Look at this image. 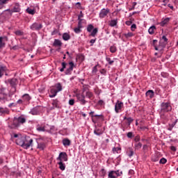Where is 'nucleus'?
<instances>
[{
  "label": "nucleus",
  "mask_w": 178,
  "mask_h": 178,
  "mask_svg": "<svg viewBox=\"0 0 178 178\" xmlns=\"http://www.w3.org/2000/svg\"><path fill=\"white\" fill-rule=\"evenodd\" d=\"M97 104H98V105H104V102H103V100H99Z\"/></svg>",
  "instance_id": "64"
},
{
  "label": "nucleus",
  "mask_w": 178,
  "mask_h": 178,
  "mask_svg": "<svg viewBox=\"0 0 178 178\" xmlns=\"http://www.w3.org/2000/svg\"><path fill=\"white\" fill-rule=\"evenodd\" d=\"M116 24H118V20H116V19H113L110 22L111 27H115V26H116Z\"/></svg>",
  "instance_id": "39"
},
{
  "label": "nucleus",
  "mask_w": 178,
  "mask_h": 178,
  "mask_svg": "<svg viewBox=\"0 0 178 178\" xmlns=\"http://www.w3.org/2000/svg\"><path fill=\"white\" fill-rule=\"evenodd\" d=\"M66 65H67V63H65V62H63L62 63V68L63 69H66Z\"/></svg>",
  "instance_id": "60"
},
{
  "label": "nucleus",
  "mask_w": 178,
  "mask_h": 178,
  "mask_svg": "<svg viewBox=\"0 0 178 178\" xmlns=\"http://www.w3.org/2000/svg\"><path fill=\"white\" fill-rule=\"evenodd\" d=\"M6 70H8V68L6 66L0 65V77L3 76V72H6Z\"/></svg>",
  "instance_id": "25"
},
{
  "label": "nucleus",
  "mask_w": 178,
  "mask_h": 178,
  "mask_svg": "<svg viewBox=\"0 0 178 178\" xmlns=\"http://www.w3.org/2000/svg\"><path fill=\"white\" fill-rule=\"evenodd\" d=\"M56 87V90L57 91V92H59V91H62V85L60 84V83H58L55 85Z\"/></svg>",
  "instance_id": "36"
},
{
  "label": "nucleus",
  "mask_w": 178,
  "mask_h": 178,
  "mask_svg": "<svg viewBox=\"0 0 178 178\" xmlns=\"http://www.w3.org/2000/svg\"><path fill=\"white\" fill-rule=\"evenodd\" d=\"M24 141V139L23 138H18L16 140V144H17V145H20V147H23Z\"/></svg>",
  "instance_id": "21"
},
{
  "label": "nucleus",
  "mask_w": 178,
  "mask_h": 178,
  "mask_svg": "<svg viewBox=\"0 0 178 178\" xmlns=\"http://www.w3.org/2000/svg\"><path fill=\"white\" fill-rule=\"evenodd\" d=\"M155 30H156V26H152L149 29V30H148V31H149V34H154V33H155Z\"/></svg>",
  "instance_id": "33"
},
{
  "label": "nucleus",
  "mask_w": 178,
  "mask_h": 178,
  "mask_svg": "<svg viewBox=\"0 0 178 178\" xmlns=\"http://www.w3.org/2000/svg\"><path fill=\"white\" fill-rule=\"evenodd\" d=\"M70 67L65 71V74H70V72L73 71V67L74 66V63L71 61L69 63Z\"/></svg>",
  "instance_id": "16"
},
{
  "label": "nucleus",
  "mask_w": 178,
  "mask_h": 178,
  "mask_svg": "<svg viewBox=\"0 0 178 178\" xmlns=\"http://www.w3.org/2000/svg\"><path fill=\"white\" fill-rule=\"evenodd\" d=\"M9 129H17L19 127V124L17 122V118L15 117L13 121L8 123Z\"/></svg>",
  "instance_id": "4"
},
{
  "label": "nucleus",
  "mask_w": 178,
  "mask_h": 178,
  "mask_svg": "<svg viewBox=\"0 0 178 178\" xmlns=\"http://www.w3.org/2000/svg\"><path fill=\"white\" fill-rule=\"evenodd\" d=\"M141 147H143V144H141V143H136L135 144V149H140V148H141Z\"/></svg>",
  "instance_id": "44"
},
{
  "label": "nucleus",
  "mask_w": 178,
  "mask_h": 178,
  "mask_svg": "<svg viewBox=\"0 0 178 178\" xmlns=\"http://www.w3.org/2000/svg\"><path fill=\"white\" fill-rule=\"evenodd\" d=\"M127 153L128 156H129V158H131V156H133V155L134 154V151H133V149L129 148Z\"/></svg>",
  "instance_id": "34"
},
{
  "label": "nucleus",
  "mask_w": 178,
  "mask_h": 178,
  "mask_svg": "<svg viewBox=\"0 0 178 178\" xmlns=\"http://www.w3.org/2000/svg\"><path fill=\"white\" fill-rule=\"evenodd\" d=\"M69 105H71V106L74 105V99H70Z\"/></svg>",
  "instance_id": "55"
},
{
  "label": "nucleus",
  "mask_w": 178,
  "mask_h": 178,
  "mask_svg": "<svg viewBox=\"0 0 178 178\" xmlns=\"http://www.w3.org/2000/svg\"><path fill=\"white\" fill-rule=\"evenodd\" d=\"M30 29L31 30H35L36 31H40V30L42 29V24L35 22L30 26Z\"/></svg>",
  "instance_id": "8"
},
{
  "label": "nucleus",
  "mask_w": 178,
  "mask_h": 178,
  "mask_svg": "<svg viewBox=\"0 0 178 178\" xmlns=\"http://www.w3.org/2000/svg\"><path fill=\"white\" fill-rule=\"evenodd\" d=\"M70 38V35L67 33H65L63 35V39L64 41H69V39Z\"/></svg>",
  "instance_id": "30"
},
{
  "label": "nucleus",
  "mask_w": 178,
  "mask_h": 178,
  "mask_svg": "<svg viewBox=\"0 0 178 178\" xmlns=\"http://www.w3.org/2000/svg\"><path fill=\"white\" fill-rule=\"evenodd\" d=\"M92 96H93L92 92H91L90 91H87L86 92V97H87V98L91 99V98H92Z\"/></svg>",
  "instance_id": "42"
},
{
  "label": "nucleus",
  "mask_w": 178,
  "mask_h": 178,
  "mask_svg": "<svg viewBox=\"0 0 178 178\" xmlns=\"http://www.w3.org/2000/svg\"><path fill=\"white\" fill-rule=\"evenodd\" d=\"M104 133V131L102 129H99L96 128L94 131V134H96V136H101Z\"/></svg>",
  "instance_id": "28"
},
{
  "label": "nucleus",
  "mask_w": 178,
  "mask_h": 178,
  "mask_svg": "<svg viewBox=\"0 0 178 178\" xmlns=\"http://www.w3.org/2000/svg\"><path fill=\"white\" fill-rule=\"evenodd\" d=\"M81 29H83V25L78 23V26L74 29V31L76 34H79V33H81Z\"/></svg>",
  "instance_id": "20"
},
{
  "label": "nucleus",
  "mask_w": 178,
  "mask_h": 178,
  "mask_svg": "<svg viewBox=\"0 0 178 178\" xmlns=\"http://www.w3.org/2000/svg\"><path fill=\"white\" fill-rule=\"evenodd\" d=\"M30 113L31 115H38L40 113V111H38V108H33L31 111Z\"/></svg>",
  "instance_id": "29"
},
{
  "label": "nucleus",
  "mask_w": 178,
  "mask_h": 178,
  "mask_svg": "<svg viewBox=\"0 0 178 178\" xmlns=\"http://www.w3.org/2000/svg\"><path fill=\"white\" fill-rule=\"evenodd\" d=\"M159 45L160 47H163V48H165L166 45H168V38H166V36H162L159 42Z\"/></svg>",
  "instance_id": "11"
},
{
  "label": "nucleus",
  "mask_w": 178,
  "mask_h": 178,
  "mask_svg": "<svg viewBox=\"0 0 178 178\" xmlns=\"http://www.w3.org/2000/svg\"><path fill=\"white\" fill-rule=\"evenodd\" d=\"M37 130H38V131H47V130H45V127H42V126H40V125H38Z\"/></svg>",
  "instance_id": "40"
},
{
  "label": "nucleus",
  "mask_w": 178,
  "mask_h": 178,
  "mask_svg": "<svg viewBox=\"0 0 178 178\" xmlns=\"http://www.w3.org/2000/svg\"><path fill=\"white\" fill-rule=\"evenodd\" d=\"M170 149H171V151H173V152H176V147H175V146H171V147H170Z\"/></svg>",
  "instance_id": "62"
},
{
  "label": "nucleus",
  "mask_w": 178,
  "mask_h": 178,
  "mask_svg": "<svg viewBox=\"0 0 178 178\" xmlns=\"http://www.w3.org/2000/svg\"><path fill=\"white\" fill-rule=\"evenodd\" d=\"M170 0H163V6H166V5L168 3Z\"/></svg>",
  "instance_id": "59"
},
{
  "label": "nucleus",
  "mask_w": 178,
  "mask_h": 178,
  "mask_svg": "<svg viewBox=\"0 0 178 178\" xmlns=\"http://www.w3.org/2000/svg\"><path fill=\"white\" fill-rule=\"evenodd\" d=\"M155 94H156V95H159V94H161V89L156 88L155 90Z\"/></svg>",
  "instance_id": "54"
},
{
  "label": "nucleus",
  "mask_w": 178,
  "mask_h": 178,
  "mask_svg": "<svg viewBox=\"0 0 178 178\" xmlns=\"http://www.w3.org/2000/svg\"><path fill=\"white\" fill-rule=\"evenodd\" d=\"M124 37H126V38H130V37H133V33L129 32L128 33H125Z\"/></svg>",
  "instance_id": "49"
},
{
  "label": "nucleus",
  "mask_w": 178,
  "mask_h": 178,
  "mask_svg": "<svg viewBox=\"0 0 178 178\" xmlns=\"http://www.w3.org/2000/svg\"><path fill=\"white\" fill-rule=\"evenodd\" d=\"M30 147H33V138H30V136H26L24 139L22 148H24V149H29Z\"/></svg>",
  "instance_id": "2"
},
{
  "label": "nucleus",
  "mask_w": 178,
  "mask_h": 178,
  "mask_svg": "<svg viewBox=\"0 0 178 178\" xmlns=\"http://www.w3.org/2000/svg\"><path fill=\"white\" fill-rule=\"evenodd\" d=\"M8 39L7 36H1L0 37V49L1 48H5V45H6V42H8Z\"/></svg>",
  "instance_id": "12"
},
{
  "label": "nucleus",
  "mask_w": 178,
  "mask_h": 178,
  "mask_svg": "<svg viewBox=\"0 0 178 178\" xmlns=\"http://www.w3.org/2000/svg\"><path fill=\"white\" fill-rule=\"evenodd\" d=\"M122 108H123V102L118 100L115 106V111L116 113H119L122 110Z\"/></svg>",
  "instance_id": "9"
},
{
  "label": "nucleus",
  "mask_w": 178,
  "mask_h": 178,
  "mask_svg": "<svg viewBox=\"0 0 178 178\" xmlns=\"http://www.w3.org/2000/svg\"><path fill=\"white\" fill-rule=\"evenodd\" d=\"M22 99H24V101L29 102V101L31 99V97H30V95H29V94H25L22 96Z\"/></svg>",
  "instance_id": "31"
},
{
  "label": "nucleus",
  "mask_w": 178,
  "mask_h": 178,
  "mask_svg": "<svg viewBox=\"0 0 178 178\" xmlns=\"http://www.w3.org/2000/svg\"><path fill=\"white\" fill-rule=\"evenodd\" d=\"M177 120H175V121L172 124H169L168 130H169L170 131H172V130L173 129V128L175 127V126H176V123H177Z\"/></svg>",
  "instance_id": "35"
},
{
  "label": "nucleus",
  "mask_w": 178,
  "mask_h": 178,
  "mask_svg": "<svg viewBox=\"0 0 178 178\" xmlns=\"http://www.w3.org/2000/svg\"><path fill=\"white\" fill-rule=\"evenodd\" d=\"M26 12L27 13H29V15H34L35 13V10L31 9L30 8H28L26 9Z\"/></svg>",
  "instance_id": "38"
},
{
  "label": "nucleus",
  "mask_w": 178,
  "mask_h": 178,
  "mask_svg": "<svg viewBox=\"0 0 178 178\" xmlns=\"http://www.w3.org/2000/svg\"><path fill=\"white\" fill-rule=\"evenodd\" d=\"M98 72V70L97 69V65H95L92 69V73H96Z\"/></svg>",
  "instance_id": "57"
},
{
  "label": "nucleus",
  "mask_w": 178,
  "mask_h": 178,
  "mask_svg": "<svg viewBox=\"0 0 178 178\" xmlns=\"http://www.w3.org/2000/svg\"><path fill=\"white\" fill-rule=\"evenodd\" d=\"M63 144L65 147H69L70 145V140L65 138L63 140Z\"/></svg>",
  "instance_id": "27"
},
{
  "label": "nucleus",
  "mask_w": 178,
  "mask_h": 178,
  "mask_svg": "<svg viewBox=\"0 0 178 178\" xmlns=\"http://www.w3.org/2000/svg\"><path fill=\"white\" fill-rule=\"evenodd\" d=\"M52 105L54 106L52 109H55V108H57L58 109H60V108H62V106H60V104H59V102L58 100H54Z\"/></svg>",
  "instance_id": "17"
},
{
  "label": "nucleus",
  "mask_w": 178,
  "mask_h": 178,
  "mask_svg": "<svg viewBox=\"0 0 178 178\" xmlns=\"http://www.w3.org/2000/svg\"><path fill=\"white\" fill-rule=\"evenodd\" d=\"M5 95L3 92H2V91L0 92V101H2V99H3V98H5Z\"/></svg>",
  "instance_id": "52"
},
{
  "label": "nucleus",
  "mask_w": 178,
  "mask_h": 178,
  "mask_svg": "<svg viewBox=\"0 0 178 178\" xmlns=\"http://www.w3.org/2000/svg\"><path fill=\"white\" fill-rule=\"evenodd\" d=\"M100 73L102 74H105V73H106V70H105V69H102V70H100Z\"/></svg>",
  "instance_id": "63"
},
{
  "label": "nucleus",
  "mask_w": 178,
  "mask_h": 178,
  "mask_svg": "<svg viewBox=\"0 0 178 178\" xmlns=\"http://www.w3.org/2000/svg\"><path fill=\"white\" fill-rule=\"evenodd\" d=\"M57 161H60V162H67V154L66 152H60L57 158Z\"/></svg>",
  "instance_id": "5"
},
{
  "label": "nucleus",
  "mask_w": 178,
  "mask_h": 178,
  "mask_svg": "<svg viewBox=\"0 0 178 178\" xmlns=\"http://www.w3.org/2000/svg\"><path fill=\"white\" fill-rule=\"evenodd\" d=\"M95 41H97V39H92V40H90V44H92L91 45H92V44H95Z\"/></svg>",
  "instance_id": "61"
},
{
  "label": "nucleus",
  "mask_w": 178,
  "mask_h": 178,
  "mask_svg": "<svg viewBox=\"0 0 178 178\" xmlns=\"http://www.w3.org/2000/svg\"><path fill=\"white\" fill-rule=\"evenodd\" d=\"M166 162H168V160H166V159H165V158H162L160 160L159 163H162V165H165V163H166Z\"/></svg>",
  "instance_id": "48"
},
{
  "label": "nucleus",
  "mask_w": 178,
  "mask_h": 178,
  "mask_svg": "<svg viewBox=\"0 0 178 178\" xmlns=\"http://www.w3.org/2000/svg\"><path fill=\"white\" fill-rule=\"evenodd\" d=\"M100 175L101 176H103V177L106 175V171L105 170V169H102V170L100 171Z\"/></svg>",
  "instance_id": "47"
},
{
  "label": "nucleus",
  "mask_w": 178,
  "mask_h": 178,
  "mask_svg": "<svg viewBox=\"0 0 178 178\" xmlns=\"http://www.w3.org/2000/svg\"><path fill=\"white\" fill-rule=\"evenodd\" d=\"M90 115L92 118V121L93 122V123H97V120H98V119H102V115H94V111H91L90 113Z\"/></svg>",
  "instance_id": "10"
},
{
  "label": "nucleus",
  "mask_w": 178,
  "mask_h": 178,
  "mask_svg": "<svg viewBox=\"0 0 178 178\" xmlns=\"http://www.w3.org/2000/svg\"><path fill=\"white\" fill-rule=\"evenodd\" d=\"M127 136L128 138H133V137H134V136H133V132H128Z\"/></svg>",
  "instance_id": "51"
},
{
  "label": "nucleus",
  "mask_w": 178,
  "mask_h": 178,
  "mask_svg": "<svg viewBox=\"0 0 178 178\" xmlns=\"http://www.w3.org/2000/svg\"><path fill=\"white\" fill-rule=\"evenodd\" d=\"M110 10L108 8H103L100 13H99V17H101V19H104V17H106V16L108 15V13H109Z\"/></svg>",
  "instance_id": "13"
},
{
  "label": "nucleus",
  "mask_w": 178,
  "mask_h": 178,
  "mask_svg": "<svg viewBox=\"0 0 178 178\" xmlns=\"http://www.w3.org/2000/svg\"><path fill=\"white\" fill-rule=\"evenodd\" d=\"M152 161H153V162H158V161H159V158H158V157H152Z\"/></svg>",
  "instance_id": "56"
},
{
  "label": "nucleus",
  "mask_w": 178,
  "mask_h": 178,
  "mask_svg": "<svg viewBox=\"0 0 178 178\" xmlns=\"http://www.w3.org/2000/svg\"><path fill=\"white\" fill-rule=\"evenodd\" d=\"M87 31L88 33H92L90 34V37H95L97 35V33H98V28L94 29V26L92 24H89L87 27Z\"/></svg>",
  "instance_id": "3"
},
{
  "label": "nucleus",
  "mask_w": 178,
  "mask_h": 178,
  "mask_svg": "<svg viewBox=\"0 0 178 178\" xmlns=\"http://www.w3.org/2000/svg\"><path fill=\"white\" fill-rule=\"evenodd\" d=\"M170 20V17H167L164 19H163L161 23H160V26H161L162 27H163L167 23H169Z\"/></svg>",
  "instance_id": "23"
},
{
  "label": "nucleus",
  "mask_w": 178,
  "mask_h": 178,
  "mask_svg": "<svg viewBox=\"0 0 178 178\" xmlns=\"http://www.w3.org/2000/svg\"><path fill=\"white\" fill-rule=\"evenodd\" d=\"M106 60L108 62V65H113V63L115 62L113 60L111 59V58H109V57H107L106 58Z\"/></svg>",
  "instance_id": "45"
},
{
  "label": "nucleus",
  "mask_w": 178,
  "mask_h": 178,
  "mask_svg": "<svg viewBox=\"0 0 178 178\" xmlns=\"http://www.w3.org/2000/svg\"><path fill=\"white\" fill-rule=\"evenodd\" d=\"M38 148H39V149H45V143H38Z\"/></svg>",
  "instance_id": "37"
},
{
  "label": "nucleus",
  "mask_w": 178,
  "mask_h": 178,
  "mask_svg": "<svg viewBox=\"0 0 178 178\" xmlns=\"http://www.w3.org/2000/svg\"><path fill=\"white\" fill-rule=\"evenodd\" d=\"M134 141L136 143H138V141H140V136H136L134 138Z\"/></svg>",
  "instance_id": "58"
},
{
  "label": "nucleus",
  "mask_w": 178,
  "mask_h": 178,
  "mask_svg": "<svg viewBox=\"0 0 178 178\" xmlns=\"http://www.w3.org/2000/svg\"><path fill=\"white\" fill-rule=\"evenodd\" d=\"M137 29V25L136 24H133L131 26V29L132 31H134Z\"/></svg>",
  "instance_id": "53"
},
{
  "label": "nucleus",
  "mask_w": 178,
  "mask_h": 178,
  "mask_svg": "<svg viewBox=\"0 0 178 178\" xmlns=\"http://www.w3.org/2000/svg\"><path fill=\"white\" fill-rule=\"evenodd\" d=\"M76 98L77 99H79L81 105H86V104H87V101H86V99H83V97L81 96V95L80 94L76 95Z\"/></svg>",
  "instance_id": "15"
},
{
  "label": "nucleus",
  "mask_w": 178,
  "mask_h": 178,
  "mask_svg": "<svg viewBox=\"0 0 178 178\" xmlns=\"http://www.w3.org/2000/svg\"><path fill=\"white\" fill-rule=\"evenodd\" d=\"M146 97H148L149 98H154V90H149L146 92Z\"/></svg>",
  "instance_id": "26"
},
{
  "label": "nucleus",
  "mask_w": 178,
  "mask_h": 178,
  "mask_svg": "<svg viewBox=\"0 0 178 178\" xmlns=\"http://www.w3.org/2000/svg\"><path fill=\"white\" fill-rule=\"evenodd\" d=\"M15 34L16 35L22 36V35H24V31H20V30H18V31H16L15 32Z\"/></svg>",
  "instance_id": "41"
},
{
  "label": "nucleus",
  "mask_w": 178,
  "mask_h": 178,
  "mask_svg": "<svg viewBox=\"0 0 178 178\" xmlns=\"http://www.w3.org/2000/svg\"><path fill=\"white\" fill-rule=\"evenodd\" d=\"M7 10L10 13V15H12L13 13H19L20 12V5L17 3L13 6V9Z\"/></svg>",
  "instance_id": "7"
},
{
  "label": "nucleus",
  "mask_w": 178,
  "mask_h": 178,
  "mask_svg": "<svg viewBox=\"0 0 178 178\" xmlns=\"http://www.w3.org/2000/svg\"><path fill=\"white\" fill-rule=\"evenodd\" d=\"M8 83H10V85L13 89V91L16 92V85L19 83L17 79L13 78L12 79H8Z\"/></svg>",
  "instance_id": "6"
},
{
  "label": "nucleus",
  "mask_w": 178,
  "mask_h": 178,
  "mask_svg": "<svg viewBox=\"0 0 178 178\" xmlns=\"http://www.w3.org/2000/svg\"><path fill=\"white\" fill-rule=\"evenodd\" d=\"M119 176H120V173H119V170L111 171L108 173V177L109 178H116V177H119Z\"/></svg>",
  "instance_id": "14"
},
{
  "label": "nucleus",
  "mask_w": 178,
  "mask_h": 178,
  "mask_svg": "<svg viewBox=\"0 0 178 178\" xmlns=\"http://www.w3.org/2000/svg\"><path fill=\"white\" fill-rule=\"evenodd\" d=\"M59 165V169H60V170H65V169H66V165H65V163H63V161H60L58 163Z\"/></svg>",
  "instance_id": "32"
},
{
  "label": "nucleus",
  "mask_w": 178,
  "mask_h": 178,
  "mask_svg": "<svg viewBox=\"0 0 178 178\" xmlns=\"http://www.w3.org/2000/svg\"><path fill=\"white\" fill-rule=\"evenodd\" d=\"M0 113H1L2 115H9L10 111L9 109L6 108H0Z\"/></svg>",
  "instance_id": "19"
},
{
  "label": "nucleus",
  "mask_w": 178,
  "mask_h": 178,
  "mask_svg": "<svg viewBox=\"0 0 178 178\" xmlns=\"http://www.w3.org/2000/svg\"><path fill=\"white\" fill-rule=\"evenodd\" d=\"M53 45L54 47H62V42L60 40L55 39Z\"/></svg>",
  "instance_id": "24"
},
{
  "label": "nucleus",
  "mask_w": 178,
  "mask_h": 178,
  "mask_svg": "<svg viewBox=\"0 0 178 178\" xmlns=\"http://www.w3.org/2000/svg\"><path fill=\"white\" fill-rule=\"evenodd\" d=\"M170 111H172V106H170V104H169V103H162L161 108L160 111V115H161V119L165 120L166 115H165V113Z\"/></svg>",
  "instance_id": "1"
},
{
  "label": "nucleus",
  "mask_w": 178,
  "mask_h": 178,
  "mask_svg": "<svg viewBox=\"0 0 178 178\" xmlns=\"http://www.w3.org/2000/svg\"><path fill=\"white\" fill-rule=\"evenodd\" d=\"M56 94H58V91H56V89L53 88L50 90V98H54V97H56Z\"/></svg>",
  "instance_id": "18"
},
{
  "label": "nucleus",
  "mask_w": 178,
  "mask_h": 178,
  "mask_svg": "<svg viewBox=\"0 0 178 178\" xmlns=\"http://www.w3.org/2000/svg\"><path fill=\"white\" fill-rule=\"evenodd\" d=\"M121 149H122V148H120V147H113V154H115V153L119 154V151H120Z\"/></svg>",
  "instance_id": "43"
},
{
  "label": "nucleus",
  "mask_w": 178,
  "mask_h": 178,
  "mask_svg": "<svg viewBox=\"0 0 178 178\" xmlns=\"http://www.w3.org/2000/svg\"><path fill=\"white\" fill-rule=\"evenodd\" d=\"M17 121L18 123V125L20 126V123L23 124V123H26V118L22 117L17 118Z\"/></svg>",
  "instance_id": "22"
},
{
  "label": "nucleus",
  "mask_w": 178,
  "mask_h": 178,
  "mask_svg": "<svg viewBox=\"0 0 178 178\" xmlns=\"http://www.w3.org/2000/svg\"><path fill=\"white\" fill-rule=\"evenodd\" d=\"M117 49H116V47L115 46H111L110 47V52H111L112 54H115V52H116Z\"/></svg>",
  "instance_id": "46"
},
{
  "label": "nucleus",
  "mask_w": 178,
  "mask_h": 178,
  "mask_svg": "<svg viewBox=\"0 0 178 178\" xmlns=\"http://www.w3.org/2000/svg\"><path fill=\"white\" fill-rule=\"evenodd\" d=\"M127 120L128 122L129 126H130V124H131V123H133V121H134L133 118H128Z\"/></svg>",
  "instance_id": "50"
}]
</instances>
